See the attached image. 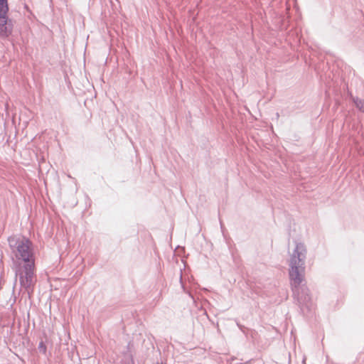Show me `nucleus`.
<instances>
[{
    "mask_svg": "<svg viewBox=\"0 0 364 364\" xmlns=\"http://www.w3.org/2000/svg\"><path fill=\"white\" fill-rule=\"evenodd\" d=\"M304 251L303 245H297L294 254L290 259L289 275L293 289H297L305 279L304 262L301 258Z\"/></svg>",
    "mask_w": 364,
    "mask_h": 364,
    "instance_id": "obj_1",
    "label": "nucleus"
},
{
    "mask_svg": "<svg viewBox=\"0 0 364 364\" xmlns=\"http://www.w3.org/2000/svg\"><path fill=\"white\" fill-rule=\"evenodd\" d=\"M9 243L17 259L22 260L24 264H35L32 243L28 239L13 236L9 238Z\"/></svg>",
    "mask_w": 364,
    "mask_h": 364,
    "instance_id": "obj_2",
    "label": "nucleus"
},
{
    "mask_svg": "<svg viewBox=\"0 0 364 364\" xmlns=\"http://www.w3.org/2000/svg\"><path fill=\"white\" fill-rule=\"evenodd\" d=\"M16 274L19 277L21 287L25 289L30 298L33 294V287L36 282L35 264H23L22 267H19Z\"/></svg>",
    "mask_w": 364,
    "mask_h": 364,
    "instance_id": "obj_3",
    "label": "nucleus"
},
{
    "mask_svg": "<svg viewBox=\"0 0 364 364\" xmlns=\"http://www.w3.org/2000/svg\"><path fill=\"white\" fill-rule=\"evenodd\" d=\"M9 6L7 0H0V36H8L12 32L13 24L9 20L7 13Z\"/></svg>",
    "mask_w": 364,
    "mask_h": 364,
    "instance_id": "obj_4",
    "label": "nucleus"
},
{
    "mask_svg": "<svg viewBox=\"0 0 364 364\" xmlns=\"http://www.w3.org/2000/svg\"><path fill=\"white\" fill-rule=\"evenodd\" d=\"M354 102L357 107H358L360 110L364 112V102L360 100L356 99L354 100Z\"/></svg>",
    "mask_w": 364,
    "mask_h": 364,
    "instance_id": "obj_5",
    "label": "nucleus"
}]
</instances>
